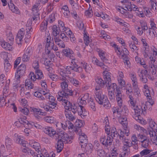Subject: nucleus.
Instances as JSON below:
<instances>
[{"mask_svg":"<svg viewBox=\"0 0 157 157\" xmlns=\"http://www.w3.org/2000/svg\"><path fill=\"white\" fill-rule=\"evenodd\" d=\"M120 133H118V135L119 139L120 140L123 141V140L125 139V136H124V132H123L121 130H120Z\"/></svg>","mask_w":157,"mask_h":157,"instance_id":"nucleus-54","label":"nucleus"},{"mask_svg":"<svg viewBox=\"0 0 157 157\" xmlns=\"http://www.w3.org/2000/svg\"><path fill=\"white\" fill-rule=\"evenodd\" d=\"M59 27L61 30H62L63 32L67 30V29L64 26V24L63 22L61 21H59Z\"/></svg>","mask_w":157,"mask_h":157,"instance_id":"nucleus-46","label":"nucleus"},{"mask_svg":"<svg viewBox=\"0 0 157 157\" xmlns=\"http://www.w3.org/2000/svg\"><path fill=\"white\" fill-rule=\"evenodd\" d=\"M97 154L100 157H103L105 154V151L102 149H99L97 150Z\"/></svg>","mask_w":157,"mask_h":157,"instance_id":"nucleus-58","label":"nucleus"},{"mask_svg":"<svg viewBox=\"0 0 157 157\" xmlns=\"http://www.w3.org/2000/svg\"><path fill=\"white\" fill-rule=\"evenodd\" d=\"M152 151L146 148L142 151L140 153L141 157H146L149 155Z\"/></svg>","mask_w":157,"mask_h":157,"instance_id":"nucleus-21","label":"nucleus"},{"mask_svg":"<svg viewBox=\"0 0 157 157\" xmlns=\"http://www.w3.org/2000/svg\"><path fill=\"white\" fill-rule=\"evenodd\" d=\"M30 57L29 55L24 54L22 57V60L24 62H27L29 60Z\"/></svg>","mask_w":157,"mask_h":157,"instance_id":"nucleus-60","label":"nucleus"},{"mask_svg":"<svg viewBox=\"0 0 157 157\" xmlns=\"http://www.w3.org/2000/svg\"><path fill=\"white\" fill-rule=\"evenodd\" d=\"M140 107V108L138 106H136L134 109L135 112L137 114H142V110L141 109Z\"/></svg>","mask_w":157,"mask_h":157,"instance_id":"nucleus-63","label":"nucleus"},{"mask_svg":"<svg viewBox=\"0 0 157 157\" xmlns=\"http://www.w3.org/2000/svg\"><path fill=\"white\" fill-rule=\"evenodd\" d=\"M68 85L67 81H64L61 83V86L62 88V91H59L58 95L60 98L62 97V98H66L68 99L69 97L72 96L73 95V91L68 88Z\"/></svg>","mask_w":157,"mask_h":157,"instance_id":"nucleus-1","label":"nucleus"},{"mask_svg":"<svg viewBox=\"0 0 157 157\" xmlns=\"http://www.w3.org/2000/svg\"><path fill=\"white\" fill-rule=\"evenodd\" d=\"M70 97H69V98H68V99L66 98H62V97H61V98H58V99H59L60 100H61L63 102V103L64 104L65 109L67 110H68L69 109H70L69 107H71V106L73 104L69 101Z\"/></svg>","mask_w":157,"mask_h":157,"instance_id":"nucleus-16","label":"nucleus"},{"mask_svg":"<svg viewBox=\"0 0 157 157\" xmlns=\"http://www.w3.org/2000/svg\"><path fill=\"white\" fill-rule=\"evenodd\" d=\"M151 10H157L156 6H157V2H156L155 0H153V1H151Z\"/></svg>","mask_w":157,"mask_h":157,"instance_id":"nucleus-45","label":"nucleus"},{"mask_svg":"<svg viewBox=\"0 0 157 157\" xmlns=\"http://www.w3.org/2000/svg\"><path fill=\"white\" fill-rule=\"evenodd\" d=\"M84 39L85 44L86 45H88L90 42L89 36H87L86 34H84Z\"/></svg>","mask_w":157,"mask_h":157,"instance_id":"nucleus-53","label":"nucleus"},{"mask_svg":"<svg viewBox=\"0 0 157 157\" xmlns=\"http://www.w3.org/2000/svg\"><path fill=\"white\" fill-rule=\"evenodd\" d=\"M50 78L54 81H56L59 78V76L56 75L52 74L49 75Z\"/></svg>","mask_w":157,"mask_h":157,"instance_id":"nucleus-61","label":"nucleus"},{"mask_svg":"<svg viewBox=\"0 0 157 157\" xmlns=\"http://www.w3.org/2000/svg\"><path fill=\"white\" fill-rule=\"evenodd\" d=\"M85 15L88 17H90L93 15V12L92 10H87L85 12Z\"/></svg>","mask_w":157,"mask_h":157,"instance_id":"nucleus-64","label":"nucleus"},{"mask_svg":"<svg viewBox=\"0 0 157 157\" xmlns=\"http://www.w3.org/2000/svg\"><path fill=\"white\" fill-rule=\"evenodd\" d=\"M116 94V98L117 100V104L119 106H121L122 105V95L121 93H115Z\"/></svg>","mask_w":157,"mask_h":157,"instance_id":"nucleus-25","label":"nucleus"},{"mask_svg":"<svg viewBox=\"0 0 157 157\" xmlns=\"http://www.w3.org/2000/svg\"><path fill=\"white\" fill-rule=\"evenodd\" d=\"M88 102L89 103V106L91 109L94 111H95L96 109L95 105L94 102L93 101V99L90 98L89 100H88Z\"/></svg>","mask_w":157,"mask_h":157,"instance_id":"nucleus-39","label":"nucleus"},{"mask_svg":"<svg viewBox=\"0 0 157 157\" xmlns=\"http://www.w3.org/2000/svg\"><path fill=\"white\" fill-rule=\"evenodd\" d=\"M54 41L53 39L52 40L51 42H50L49 43H48V44H46V48H47V49L48 50H51V48L53 47V46L54 45Z\"/></svg>","mask_w":157,"mask_h":157,"instance_id":"nucleus-48","label":"nucleus"},{"mask_svg":"<svg viewBox=\"0 0 157 157\" xmlns=\"http://www.w3.org/2000/svg\"><path fill=\"white\" fill-rule=\"evenodd\" d=\"M44 132L48 135L54 138L55 137L56 138V131L51 127H47L44 129Z\"/></svg>","mask_w":157,"mask_h":157,"instance_id":"nucleus-10","label":"nucleus"},{"mask_svg":"<svg viewBox=\"0 0 157 157\" xmlns=\"http://www.w3.org/2000/svg\"><path fill=\"white\" fill-rule=\"evenodd\" d=\"M43 119L44 121L50 123H55L56 121V119L52 117H44Z\"/></svg>","mask_w":157,"mask_h":157,"instance_id":"nucleus-29","label":"nucleus"},{"mask_svg":"<svg viewBox=\"0 0 157 157\" xmlns=\"http://www.w3.org/2000/svg\"><path fill=\"white\" fill-rule=\"evenodd\" d=\"M0 44L2 47L6 50H10L12 49V45L11 44L9 43L3 41L1 42Z\"/></svg>","mask_w":157,"mask_h":157,"instance_id":"nucleus-23","label":"nucleus"},{"mask_svg":"<svg viewBox=\"0 0 157 157\" xmlns=\"http://www.w3.org/2000/svg\"><path fill=\"white\" fill-rule=\"evenodd\" d=\"M113 137H111V135L106 138L105 136H102L100 138V141L105 147H107L110 146L112 143Z\"/></svg>","mask_w":157,"mask_h":157,"instance_id":"nucleus-6","label":"nucleus"},{"mask_svg":"<svg viewBox=\"0 0 157 157\" xmlns=\"http://www.w3.org/2000/svg\"><path fill=\"white\" fill-rule=\"evenodd\" d=\"M149 124L151 129L148 130L149 134L150 132H154L157 134V124L152 120V119L149 120Z\"/></svg>","mask_w":157,"mask_h":157,"instance_id":"nucleus-13","label":"nucleus"},{"mask_svg":"<svg viewBox=\"0 0 157 157\" xmlns=\"http://www.w3.org/2000/svg\"><path fill=\"white\" fill-rule=\"evenodd\" d=\"M7 40L8 42H10V44H12V43L13 41V37L11 33L10 34L9 36H7Z\"/></svg>","mask_w":157,"mask_h":157,"instance_id":"nucleus-62","label":"nucleus"},{"mask_svg":"<svg viewBox=\"0 0 157 157\" xmlns=\"http://www.w3.org/2000/svg\"><path fill=\"white\" fill-rule=\"evenodd\" d=\"M49 105H46L44 106V108L47 111L50 113L52 112L55 110H57L58 109V106L55 102H49Z\"/></svg>","mask_w":157,"mask_h":157,"instance_id":"nucleus-7","label":"nucleus"},{"mask_svg":"<svg viewBox=\"0 0 157 157\" xmlns=\"http://www.w3.org/2000/svg\"><path fill=\"white\" fill-rule=\"evenodd\" d=\"M66 73L67 74H71V71H73V66H67L66 68Z\"/></svg>","mask_w":157,"mask_h":157,"instance_id":"nucleus-56","label":"nucleus"},{"mask_svg":"<svg viewBox=\"0 0 157 157\" xmlns=\"http://www.w3.org/2000/svg\"><path fill=\"white\" fill-rule=\"evenodd\" d=\"M151 139L153 144L156 145H157V134L155 132H151L150 133Z\"/></svg>","mask_w":157,"mask_h":157,"instance_id":"nucleus-22","label":"nucleus"},{"mask_svg":"<svg viewBox=\"0 0 157 157\" xmlns=\"http://www.w3.org/2000/svg\"><path fill=\"white\" fill-rule=\"evenodd\" d=\"M82 68L80 66H78V65L77 66V67L76 66H73V71H75L80 73L82 72Z\"/></svg>","mask_w":157,"mask_h":157,"instance_id":"nucleus-50","label":"nucleus"},{"mask_svg":"<svg viewBox=\"0 0 157 157\" xmlns=\"http://www.w3.org/2000/svg\"><path fill=\"white\" fill-rule=\"evenodd\" d=\"M39 63L37 59L35 60L33 63V66L35 70L39 69Z\"/></svg>","mask_w":157,"mask_h":157,"instance_id":"nucleus-49","label":"nucleus"},{"mask_svg":"<svg viewBox=\"0 0 157 157\" xmlns=\"http://www.w3.org/2000/svg\"><path fill=\"white\" fill-rule=\"evenodd\" d=\"M96 51L98 53V55L101 60L104 62L107 63L108 59L105 57V52L102 50L97 48Z\"/></svg>","mask_w":157,"mask_h":157,"instance_id":"nucleus-15","label":"nucleus"},{"mask_svg":"<svg viewBox=\"0 0 157 157\" xmlns=\"http://www.w3.org/2000/svg\"><path fill=\"white\" fill-rule=\"evenodd\" d=\"M8 4L10 9L13 12L17 14L20 13V12L18 8L16 7L13 3H10V4L9 3H8Z\"/></svg>","mask_w":157,"mask_h":157,"instance_id":"nucleus-26","label":"nucleus"},{"mask_svg":"<svg viewBox=\"0 0 157 157\" xmlns=\"http://www.w3.org/2000/svg\"><path fill=\"white\" fill-rule=\"evenodd\" d=\"M107 75L105 77V79H108L107 80L108 81L107 84H106V86L109 90L112 89L113 91H114L115 89L117 88V85L115 83H111V78L110 75H109V74H107Z\"/></svg>","mask_w":157,"mask_h":157,"instance_id":"nucleus-8","label":"nucleus"},{"mask_svg":"<svg viewBox=\"0 0 157 157\" xmlns=\"http://www.w3.org/2000/svg\"><path fill=\"white\" fill-rule=\"evenodd\" d=\"M25 71L22 70H17V71L15 73V77L16 78L17 80H18L20 78L21 76H22L24 75L25 73Z\"/></svg>","mask_w":157,"mask_h":157,"instance_id":"nucleus-30","label":"nucleus"},{"mask_svg":"<svg viewBox=\"0 0 157 157\" xmlns=\"http://www.w3.org/2000/svg\"><path fill=\"white\" fill-rule=\"evenodd\" d=\"M132 87L133 88L134 93L139 96L140 94V90L138 87V85L135 86H132Z\"/></svg>","mask_w":157,"mask_h":157,"instance_id":"nucleus-55","label":"nucleus"},{"mask_svg":"<svg viewBox=\"0 0 157 157\" xmlns=\"http://www.w3.org/2000/svg\"><path fill=\"white\" fill-rule=\"evenodd\" d=\"M95 94V100L99 104L103 105V106L107 109L111 107V105L107 97L104 95L101 91H97Z\"/></svg>","mask_w":157,"mask_h":157,"instance_id":"nucleus-2","label":"nucleus"},{"mask_svg":"<svg viewBox=\"0 0 157 157\" xmlns=\"http://www.w3.org/2000/svg\"><path fill=\"white\" fill-rule=\"evenodd\" d=\"M116 21L118 24H119L123 26L124 27H126L127 26L128 23L125 22L123 20L120 18H116Z\"/></svg>","mask_w":157,"mask_h":157,"instance_id":"nucleus-43","label":"nucleus"},{"mask_svg":"<svg viewBox=\"0 0 157 157\" xmlns=\"http://www.w3.org/2000/svg\"><path fill=\"white\" fill-rule=\"evenodd\" d=\"M82 148H85V151L87 154H90L93 151V146L90 143H87L86 144H82L81 145Z\"/></svg>","mask_w":157,"mask_h":157,"instance_id":"nucleus-12","label":"nucleus"},{"mask_svg":"<svg viewBox=\"0 0 157 157\" xmlns=\"http://www.w3.org/2000/svg\"><path fill=\"white\" fill-rule=\"evenodd\" d=\"M31 147L34 149L35 151L37 152V153L41 154V152L39 150L40 146V144L38 143L35 142L33 144L31 145Z\"/></svg>","mask_w":157,"mask_h":157,"instance_id":"nucleus-31","label":"nucleus"},{"mask_svg":"<svg viewBox=\"0 0 157 157\" xmlns=\"http://www.w3.org/2000/svg\"><path fill=\"white\" fill-rule=\"evenodd\" d=\"M120 108V109L118 110V114H121V116H127L128 115V111L127 110L125 106H119Z\"/></svg>","mask_w":157,"mask_h":157,"instance_id":"nucleus-18","label":"nucleus"},{"mask_svg":"<svg viewBox=\"0 0 157 157\" xmlns=\"http://www.w3.org/2000/svg\"><path fill=\"white\" fill-rule=\"evenodd\" d=\"M109 74V75L111 74L110 73L106 71H104L103 72V74L104 75V80L101 78L98 77L95 78V81L97 83V85L95 88V90L98 91V90H99L100 89L104 87L105 85H106L107 82V80H108V79H105V77L107 75V74Z\"/></svg>","mask_w":157,"mask_h":157,"instance_id":"nucleus-3","label":"nucleus"},{"mask_svg":"<svg viewBox=\"0 0 157 157\" xmlns=\"http://www.w3.org/2000/svg\"><path fill=\"white\" fill-rule=\"evenodd\" d=\"M149 99L148 101H147L146 102V104H147V106H149V108L148 110H151L152 109V107L154 103V101L153 100L151 99V98H148Z\"/></svg>","mask_w":157,"mask_h":157,"instance_id":"nucleus-37","label":"nucleus"},{"mask_svg":"<svg viewBox=\"0 0 157 157\" xmlns=\"http://www.w3.org/2000/svg\"><path fill=\"white\" fill-rule=\"evenodd\" d=\"M19 110L20 111L25 115H27L29 113V111L28 108L25 107H24L23 108L19 107Z\"/></svg>","mask_w":157,"mask_h":157,"instance_id":"nucleus-41","label":"nucleus"},{"mask_svg":"<svg viewBox=\"0 0 157 157\" xmlns=\"http://www.w3.org/2000/svg\"><path fill=\"white\" fill-rule=\"evenodd\" d=\"M25 35L24 32L20 30L18 31L17 36L16 38V40L18 44H21L22 43V39L23 38Z\"/></svg>","mask_w":157,"mask_h":157,"instance_id":"nucleus-17","label":"nucleus"},{"mask_svg":"<svg viewBox=\"0 0 157 157\" xmlns=\"http://www.w3.org/2000/svg\"><path fill=\"white\" fill-rule=\"evenodd\" d=\"M121 2L122 3H125V7L128 10L130 8H131L132 4L131 2H129V1L126 0H123L121 1Z\"/></svg>","mask_w":157,"mask_h":157,"instance_id":"nucleus-44","label":"nucleus"},{"mask_svg":"<svg viewBox=\"0 0 157 157\" xmlns=\"http://www.w3.org/2000/svg\"><path fill=\"white\" fill-rule=\"evenodd\" d=\"M35 72L37 76L36 77V75L33 72H31L29 75V78L31 79L33 82L36 81V79L40 80L44 78V76L43 73L41 70L39 69L35 70Z\"/></svg>","mask_w":157,"mask_h":157,"instance_id":"nucleus-5","label":"nucleus"},{"mask_svg":"<svg viewBox=\"0 0 157 157\" xmlns=\"http://www.w3.org/2000/svg\"><path fill=\"white\" fill-rule=\"evenodd\" d=\"M5 68L6 69H8L11 67L10 64V63L9 61L6 59L5 60V62L4 63Z\"/></svg>","mask_w":157,"mask_h":157,"instance_id":"nucleus-57","label":"nucleus"},{"mask_svg":"<svg viewBox=\"0 0 157 157\" xmlns=\"http://www.w3.org/2000/svg\"><path fill=\"white\" fill-rule=\"evenodd\" d=\"M126 140V139H125L123 140V141H122L123 143V146H127L128 147H132V142H128Z\"/></svg>","mask_w":157,"mask_h":157,"instance_id":"nucleus-59","label":"nucleus"},{"mask_svg":"<svg viewBox=\"0 0 157 157\" xmlns=\"http://www.w3.org/2000/svg\"><path fill=\"white\" fill-rule=\"evenodd\" d=\"M29 79H27L25 81V86H28V88L30 89H33V84H32L31 81V79L29 78Z\"/></svg>","mask_w":157,"mask_h":157,"instance_id":"nucleus-34","label":"nucleus"},{"mask_svg":"<svg viewBox=\"0 0 157 157\" xmlns=\"http://www.w3.org/2000/svg\"><path fill=\"white\" fill-rule=\"evenodd\" d=\"M48 22L46 21H43L40 26V30L42 32L45 31L47 28V25Z\"/></svg>","mask_w":157,"mask_h":157,"instance_id":"nucleus-33","label":"nucleus"},{"mask_svg":"<svg viewBox=\"0 0 157 157\" xmlns=\"http://www.w3.org/2000/svg\"><path fill=\"white\" fill-rule=\"evenodd\" d=\"M32 110H33L34 114L43 115V114L44 113L42 111V110L39 109L33 108L32 109Z\"/></svg>","mask_w":157,"mask_h":157,"instance_id":"nucleus-42","label":"nucleus"},{"mask_svg":"<svg viewBox=\"0 0 157 157\" xmlns=\"http://www.w3.org/2000/svg\"><path fill=\"white\" fill-rule=\"evenodd\" d=\"M81 64H82V66L84 69L85 70L86 72H88L90 71V67L88 65L87 63L85 62H82L81 63Z\"/></svg>","mask_w":157,"mask_h":157,"instance_id":"nucleus-51","label":"nucleus"},{"mask_svg":"<svg viewBox=\"0 0 157 157\" xmlns=\"http://www.w3.org/2000/svg\"><path fill=\"white\" fill-rule=\"evenodd\" d=\"M54 40L56 44L59 47L63 48L65 47V44H64L63 42L59 38L55 37Z\"/></svg>","mask_w":157,"mask_h":157,"instance_id":"nucleus-28","label":"nucleus"},{"mask_svg":"<svg viewBox=\"0 0 157 157\" xmlns=\"http://www.w3.org/2000/svg\"><path fill=\"white\" fill-rule=\"evenodd\" d=\"M111 137L113 138L115 137L116 135H117V132L116 128L113 127L111 130Z\"/></svg>","mask_w":157,"mask_h":157,"instance_id":"nucleus-52","label":"nucleus"},{"mask_svg":"<svg viewBox=\"0 0 157 157\" xmlns=\"http://www.w3.org/2000/svg\"><path fill=\"white\" fill-rule=\"evenodd\" d=\"M92 61L94 63L100 67H102L104 66L103 63L101 62L95 57H94L93 58Z\"/></svg>","mask_w":157,"mask_h":157,"instance_id":"nucleus-38","label":"nucleus"},{"mask_svg":"<svg viewBox=\"0 0 157 157\" xmlns=\"http://www.w3.org/2000/svg\"><path fill=\"white\" fill-rule=\"evenodd\" d=\"M5 143L7 149H10L13 147V145L12 140L8 136H6V137Z\"/></svg>","mask_w":157,"mask_h":157,"instance_id":"nucleus-20","label":"nucleus"},{"mask_svg":"<svg viewBox=\"0 0 157 157\" xmlns=\"http://www.w3.org/2000/svg\"><path fill=\"white\" fill-rule=\"evenodd\" d=\"M63 55L71 59L74 58L73 52L72 50L68 48L63 50Z\"/></svg>","mask_w":157,"mask_h":157,"instance_id":"nucleus-14","label":"nucleus"},{"mask_svg":"<svg viewBox=\"0 0 157 157\" xmlns=\"http://www.w3.org/2000/svg\"><path fill=\"white\" fill-rule=\"evenodd\" d=\"M73 139V136H70L67 134L63 131L58 133L56 134V138H55L56 140L59 139L58 140H61L63 143L66 142V143L68 144L72 143Z\"/></svg>","mask_w":157,"mask_h":157,"instance_id":"nucleus-4","label":"nucleus"},{"mask_svg":"<svg viewBox=\"0 0 157 157\" xmlns=\"http://www.w3.org/2000/svg\"><path fill=\"white\" fill-rule=\"evenodd\" d=\"M140 142H141L142 146L144 148H146L148 146L150 142L149 139L147 138L143 140H140Z\"/></svg>","mask_w":157,"mask_h":157,"instance_id":"nucleus-35","label":"nucleus"},{"mask_svg":"<svg viewBox=\"0 0 157 157\" xmlns=\"http://www.w3.org/2000/svg\"><path fill=\"white\" fill-rule=\"evenodd\" d=\"M129 76L132 80V86H136L138 85L137 79L136 78V75L134 73H130Z\"/></svg>","mask_w":157,"mask_h":157,"instance_id":"nucleus-19","label":"nucleus"},{"mask_svg":"<svg viewBox=\"0 0 157 157\" xmlns=\"http://www.w3.org/2000/svg\"><path fill=\"white\" fill-rule=\"evenodd\" d=\"M23 122V123L22 124H23L25 128H31L32 126L34 125L35 127H36L34 124L33 123H32V124L30 123L27 120Z\"/></svg>","mask_w":157,"mask_h":157,"instance_id":"nucleus-40","label":"nucleus"},{"mask_svg":"<svg viewBox=\"0 0 157 157\" xmlns=\"http://www.w3.org/2000/svg\"><path fill=\"white\" fill-rule=\"evenodd\" d=\"M78 132L79 136V140L80 145L81 146L82 144H86L88 142L87 136L84 133L82 132L80 129L78 130Z\"/></svg>","mask_w":157,"mask_h":157,"instance_id":"nucleus-9","label":"nucleus"},{"mask_svg":"<svg viewBox=\"0 0 157 157\" xmlns=\"http://www.w3.org/2000/svg\"><path fill=\"white\" fill-rule=\"evenodd\" d=\"M61 30L59 27H57L56 25H54L52 29L53 35L56 37L59 34Z\"/></svg>","mask_w":157,"mask_h":157,"instance_id":"nucleus-27","label":"nucleus"},{"mask_svg":"<svg viewBox=\"0 0 157 157\" xmlns=\"http://www.w3.org/2000/svg\"><path fill=\"white\" fill-rule=\"evenodd\" d=\"M69 80L75 86L79 85V82L77 80L73 78H69Z\"/></svg>","mask_w":157,"mask_h":157,"instance_id":"nucleus-47","label":"nucleus"},{"mask_svg":"<svg viewBox=\"0 0 157 157\" xmlns=\"http://www.w3.org/2000/svg\"><path fill=\"white\" fill-rule=\"evenodd\" d=\"M14 136L15 137L14 140L16 143L20 144L24 147H26V142L23 139L22 137L20 136H18L16 134H15Z\"/></svg>","mask_w":157,"mask_h":157,"instance_id":"nucleus-11","label":"nucleus"},{"mask_svg":"<svg viewBox=\"0 0 157 157\" xmlns=\"http://www.w3.org/2000/svg\"><path fill=\"white\" fill-rule=\"evenodd\" d=\"M63 147V141L61 140H58L57 145L56 146L57 152L59 153L61 152Z\"/></svg>","mask_w":157,"mask_h":157,"instance_id":"nucleus-24","label":"nucleus"},{"mask_svg":"<svg viewBox=\"0 0 157 157\" xmlns=\"http://www.w3.org/2000/svg\"><path fill=\"white\" fill-rule=\"evenodd\" d=\"M65 112L66 117L70 120L73 121L75 120L76 118L71 113V112H68L65 110Z\"/></svg>","mask_w":157,"mask_h":157,"instance_id":"nucleus-32","label":"nucleus"},{"mask_svg":"<svg viewBox=\"0 0 157 157\" xmlns=\"http://www.w3.org/2000/svg\"><path fill=\"white\" fill-rule=\"evenodd\" d=\"M69 108L70 109H69L68 110L70 111V112L71 111L74 115L77 113V108L75 103L73 104Z\"/></svg>","mask_w":157,"mask_h":157,"instance_id":"nucleus-36","label":"nucleus"}]
</instances>
